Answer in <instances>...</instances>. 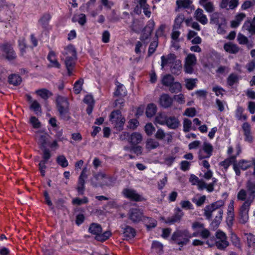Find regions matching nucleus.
Returning <instances> with one entry per match:
<instances>
[{
	"instance_id": "obj_52",
	"label": "nucleus",
	"mask_w": 255,
	"mask_h": 255,
	"mask_svg": "<svg viewBox=\"0 0 255 255\" xmlns=\"http://www.w3.org/2000/svg\"><path fill=\"white\" fill-rule=\"evenodd\" d=\"M85 180L83 179H78L76 189L79 195H82L84 194L85 189Z\"/></svg>"
},
{
	"instance_id": "obj_55",
	"label": "nucleus",
	"mask_w": 255,
	"mask_h": 255,
	"mask_svg": "<svg viewBox=\"0 0 255 255\" xmlns=\"http://www.w3.org/2000/svg\"><path fill=\"white\" fill-rule=\"evenodd\" d=\"M197 79H187L185 80L186 87L189 90L193 89L196 86Z\"/></svg>"
},
{
	"instance_id": "obj_47",
	"label": "nucleus",
	"mask_w": 255,
	"mask_h": 255,
	"mask_svg": "<svg viewBox=\"0 0 255 255\" xmlns=\"http://www.w3.org/2000/svg\"><path fill=\"white\" fill-rule=\"evenodd\" d=\"M167 117L165 114H158L155 119V122L160 125H165Z\"/></svg>"
},
{
	"instance_id": "obj_8",
	"label": "nucleus",
	"mask_w": 255,
	"mask_h": 255,
	"mask_svg": "<svg viewBox=\"0 0 255 255\" xmlns=\"http://www.w3.org/2000/svg\"><path fill=\"white\" fill-rule=\"evenodd\" d=\"M213 151V147L212 145L207 142H204L202 148L198 152V159L201 160L204 159L210 158Z\"/></svg>"
},
{
	"instance_id": "obj_62",
	"label": "nucleus",
	"mask_w": 255,
	"mask_h": 255,
	"mask_svg": "<svg viewBox=\"0 0 255 255\" xmlns=\"http://www.w3.org/2000/svg\"><path fill=\"white\" fill-rule=\"evenodd\" d=\"M29 123L34 128H38L40 127L41 124L38 119L34 116L31 117L29 120Z\"/></svg>"
},
{
	"instance_id": "obj_43",
	"label": "nucleus",
	"mask_w": 255,
	"mask_h": 255,
	"mask_svg": "<svg viewBox=\"0 0 255 255\" xmlns=\"http://www.w3.org/2000/svg\"><path fill=\"white\" fill-rule=\"evenodd\" d=\"M185 20L184 15L183 14H179L175 19L173 25L174 29H180L182 26V24Z\"/></svg>"
},
{
	"instance_id": "obj_57",
	"label": "nucleus",
	"mask_w": 255,
	"mask_h": 255,
	"mask_svg": "<svg viewBox=\"0 0 255 255\" xmlns=\"http://www.w3.org/2000/svg\"><path fill=\"white\" fill-rule=\"evenodd\" d=\"M78 19H76L74 16L72 18V21L74 22L78 21L81 25H84L86 22V16L85 14L81 13L78 15Z\"/></svg>"
},
{
	"instance_id": "obj_14",
	"label": "nucleus",
	"mask_w": 255,
	"mask_h": 255,
	"mask_svg": "<svg viewBox=\"0 0 255 255\" xmlns=\"http://www.w3.org/2000/svg\"><path fill=\"white\" fill-rule=\"evenodd\" d=\"M173 99L167 94H162L159 98V103L164 108H168L172 106Z\"/></svg>"
},
{
	"instance_id": "obj_25",
	"label": "nucleus",
	"mask_w": 255,
	"mask_h": 255,
	"mask_svg": "<svg viewBox=\"0 0 255 255\" xmlns=\"http://www.w3.org/2000/svg\"><path fill=\"white\" fill-rule=\"evenodd\" d=\"M243 28L247 30L251 35L255 34V16L253 19L246 21Z\"/></svg>"
},
{
	"instance_id": "obj_9",
	"label": "nucleus",
	"mask_w": 255,
	"mask_h": 255,
	"mask_svg": "<svg viewBox=\"0 0 255 255\" xmlns=\"http://www.w3.org/2000/svg\"><path fill=\"white\" fill-rule=\"evenodd\" d=\"M184 214L179 207H176L174 209V214L171 216L167 218L165 221L166 224L173 225L175 223H179L182 220Z\"/></svg>"
},
{
	"instance_id": "obj_41",
	"label": "nucleus",
	"mask_w": 255,
	"mask_h": 255,
	"mask_svg": "<svg viewBox=\"0 0 255 255\" xmlns=\"http://www.w3.org/2000/svg\"><path fill=\"white\" fill-rule=\"evenodd\" d=\"M237 164L241 169L245 170L252 166L253 160L250 161L242 159L240 160Z\"/></svg>"
},
{
	"instance_id": "obj_4",
	"label": "nucleus",
	"mask_w": 255,
	"mask_h": 255,
	"mask_svg": "<svg viewBox=\"0 0 255 255\" xmlns=\"http://www.w3.org/2000/svg\"><path fill=\"white\" fill-rule=\"evenodd\" d=\"M109 120L117 130H121L123 129L126 120L120 110H114L112 112L109 117Z\"/></svg>"
},
{
	"instance_id": "obj_30",
	"label": "nucleus",
	"mask_w": 255,
	"mask_h": 255,
	"mask_svg": "<svg viewBox=\"0 0 255 255\" xmlns=\"http://www.w3.org/2000/svg\"><path fill=\"white\" fill-rule=\"evenodd\" d=\"M237 155H231L229 157L226 158L224 161L220 163V165L223 167L226 170L231 164H234L236 163Z\"/></svg>"
},
{
	"instance_id": "obj_44",
	"label": "nucleus",
	"mask_w": 255,
	"mask_h": 255,
	"mask_svg": "<svg viewBox=\"0 0 255 255\" xmlns=\"http://www.w3.org/2000/svg\"><path fill=\"white\" fill-rule=\"evenodd\" d=\"M239 81V76L235 73L231 74L227 79V84L232 87L235 84L238 83Z\"/></svg>"
},
{
	"instance_id": "obj_33",
	"label": "nucleus",
	"mask_w": 255,
	"mask_h": 255,
	"mask_svg": "<svg viewBox=\"0 0 255 255\" xmlns=\"http://www.w3.org/2000/svg\"><path fill=\"white\" fill-rule=\"evenodd\" d=\"M158 141L153 138H148L145 143V147L148 150L155 149L159 146Z\"/></svg>"
},
{
	"instance_id": "obj_61",
	"label": "nucleus",
	"mask_w": 255,
	"mask_h": 255,
	"mask_svg": "<svg viewBox=\"0 0 255 255\" xmlns=\"http://www.w3.org/2000/svg\"><path fill=\"white\" fill-rule=\"evenodd\" d=\"M59 113V116L60 118L65 120L68 121L70 119L69 109V110H64L61 111H58Z\"/></svg>"
},
{
	"instance_id": "obj_49",
	"label": "nucleus",
	"mask_w": 255,
	"mask_h": 255,
	"mask_svg": "<svg viewBox=\"0 0 255 255\" xmlns=\"http://www.w3.org/2000/svg\"><path fill=\"white\" fill-rule=\"evenodd\" d=\"M112 234L110 231H107L103 233H101L99 236L97 237H95L96 240L100 242H104L108 240L111 236Z\"/></svg>"
},
{
	"instance_id": "obj_29",
	"label": "nucleus",
	"mask_w": 255,
	"mask_h": 255,
	"mask_svg": "<svg viewBox=\"0 0 255 255\" xmlns=\"http://www.w3.org/2000/svg\"><path fill=\"white\" fill-rule=\"evenodd\" d=\"M224 48L226 52L231 54H236L240 50L237 44L230 42L224 44Z\"/></svg>"
},
{
	"instance_id": "obj_59",
	"label": "nucleus",
	"mask_w": 255,
	"mask_h": 255,
	"mask_svg": "<svg viewBox=\"0 0 255 255\" xmlns=\"http://www.w3.org/2000/svg\"><path fill=\"white\" fill-rule=\"evenodd\" d=\"M144 130L148 136L151 135L155 130V128L152 123H148L144 127Z\"/></svg>"
},
{
	"instance_id": "obj_22",
	"label": "nucleus",
	"mask_w": 255,
	"mask_h": 255,
	"mask_svg": "<svg viewBox=\"0 0 255 255\" xmlns=\"http://www.w3.org/2000/svg\"><path fill=\"white\" fill-rule=\"evenodd\" d=\"M142 140V135L137 132H132L128 138V141L131 145H136Z\"/></svg>"
},
{
	"instance_id": "obj_64",
	"label": "nucleus",
	"mask_w": 255,
	"mask_h": 255,
	"mask_svg": "<svg viewBox=\"0 0 255 255\" xmlns=\"http://www.w3.org/2000/svg\"><path fill=\"white\" fill-rule=\"evenodd\" d=\"M183 131L185 132H189L191 128L192 122L188 119H185L183 121Z\"/></svg>"
},
{
	"instance_id": "obj_60",
	"label": "nucleus",
	"mask_w": 255,
	"mask_h": 255,
	"mask_svg": "<svg viewBox=\"0 0 255 255\" xmlns=\"http://www.w3.org/2000/svg\"><path fill=\"white\" fill-rule=\"evenodd\" d=\"M158 46V41H154L150 43L148 49V56H150L153 54Z\"/></svg>"
},
{
	"instance_id": "obj_17",
	"label": "nucleus",
	"mask_w": 255,
	"mask_h": 255,
	"mask_svg": "<svg viewBox=\"0 0 255 255\" xmlns=\"http://www.w3.org/2000/svg\"><path fill=\"white\" fill-rule=\"evenodd\" d=\"M237 40L239 44L246 45L248 49L254 46L253 41L249 40L246 36L241 33L238 34Z\"/></svg>"
},
{
	"instance_id": "obj_54",
	"label": "nucleus",
	"mask_w": 255,
	"mask_h": 255,
	"mask_svg": "<svg viewBox=\"0 0 255 255\" xmlns=\"http://www.w3.org/2000/svg\"><path fill=\"white\" fill-rule=\"evenodd\" d=\"M88 202V198L85 196L82 199H80L77 197L73 198L72 201V204L73 205L80 206L82 204H87Z\"/></svg>"
},
{
	"instance_id": "obj_31",
	"label": "nucleus",
	"mask_w": 255,
	"mask_h": 255,
	"mask_svg": "<svg viewBox=\"0 0 255 255\" xmlns=\"http://www.w3.org/2000/svg\"><path fill=\"white\" fill-rule=\"evenodd\" d=\"M170 71L173 74L178 75L180 73L182 68L181 61L177 60L173 64L170 65Z\"/></svg>"
},
{
	"instance_id": "obj_39",
	"label": "nucleus",
	"mask_w": 255,
	"mask_h": 255,
	"mask_svg": "<svg viewBox=\"0 0 255 255\" xmlns=\"http://www.w3.org/2000/svg\"><path fill=\"white\" fill-rule=\"evenodd\" d=\"M36 94L40 96L42 99L46 100L52 95V93L46 89H41L36 91Z\"/></svg>"
},
{
	"instance_id": "obj_27",
	"label": "nucleus",
	"mask_w": 255,
	"mask_h": 255,
	"mask_svg": "<svg viewBox=\"0 0 255 255\" xmlns=\"http://www.w3.org/2000/svg\"><path fill=\"white\" fill-rule=\"evenodd\" d=\"M88 232L97 237L102 233V228L99 224L93 223L90 225Z\"/></svg>"
},
{
	"instance_id": "obj_23",
	"label": "nucleus",
	"mask_w": 255,
	"mask_h": 255,
	"mask_svg": "<svg viewBox=\"0 0 255 255\" xmlns=\"http://www.w3.org/2000/svg\"><path fill=\"white\" fill-rule=\"evenodd\" d=\"M48 136V135L46 133H43L40 131L37 132L36 138L41 149L46 147Z\"/></svg>"
},
{
	"instance_id": "obj_1",
	"label": "nucleus",
	"mask_w": 255,
	"mask_h": 255,
	"mask_svg": "<svg viewBox=\"0 0 255 255\" xmlns=\"http://www.w3.org/2000/svg\"><path fill=\"white\" fill-rule=\"evenodd\" d=\"M225 204V200H218L206 206L203 209V215L207 220L214 218L210 224L213 229H217L222 221Z\"/></svg>"
},
{
	"instance_id": "obj_63",
	"label": "nucleus",
	"mask_w": 255,
	"mask_h": 255,
	"mask_svg": "<svg viewBox=\"0 0 255 255\" xmlns=\"http://www.w3.org/2000/svg\"><path fill=\"white\" fill-rule=\"evenodd\" d=\"M204 9L208 12H212L214 10V6L213 2L211 1L201 3Z\"/></svg>"
},
{
	"instance_id": "obj_2",
	"label": "nucleus",
	"mask_w": 255,
	"mask_h": 255,
	"mask_svg": "<svg viewBox=\"0 0 255 255\" xmlns=\"http://www.w3.org/2000/svg\"><path fill=\"white\" fill-rule=\"evenodd\" d=\"M63 54L66 55L65 60V65L67 70L68 76L72 74V71L75 67L76 60V51L72 45L67 46L65 48Z\"/></svg>"
},
{
	"instance_id": "obj_10",
	"label": "nucleus",
	"mask_w": 255,
	"mask_h": 255,
	"mask_svg": "<svg viewBox=\"0 0 255 255\" xmlns=\"http://www.w3.org/2000/svg\"><path fill=\"white\" fill-rule=\"evenodd\" d=\"M197 63V58L195 54L190 53L185 58L184 64V71L188 74H192L193 72V67Z\"/></svg>"
},
{
	"instance_id": "obj_13",
	"label": "nucleus",
	"mask_w": 255,
	"mask_h": 255,
	"mask_svg": "<svg viewBox=\"0 0 255 255\" xmlns=\"http://www.w3.org/2000/svg\"><path fill=\"white\" fill-rule=\"evenodd\" d=\"M108 177L106 174L103 173H98L94 176L93 179L92 180V183L94 186H101L103 187L105 185H107V183L105 182V179H108Z\"/></svg>"
},
{
	"instance_id": "obj_16",
	"label": "nucleus",
	"mask_w": 255,
	"mask_h": 255,
	"mask_svg": "<svg viewBox=\"0 0 255 255\" xmlns=\"http://www.w3.org/2000/svg\"><path fill=\"white\" fill-rule=\"evenodd\" d=\"M177 60L176 56L173 53L168 54L166 56L163 55L161 57V66L163 69L167 65L170 66Z\"/></svg>"
},
{
	"instance_id": "obj_12",
	"label": "nucleus",
	"mask_w": 255,
	"mask_h": 255,
	"mask_svg": "<svg viewBox=\"0 0 255 255\" xmlns=\"http://www.w3.org/2000/svg\"><path fill=\"white\" fill-rule=\"evenodd\" d=\"M155 26V22L153 20L150 19L148 21L147 23L142 31V34L140 36L141 41L147 40L150 36Z\"/></svg>"
},
{
	"instance_id": "obj_19",
	"label": "nucleus",
	"mask_w": 255,
	"mask_h": 255,
	"mask_svg": "<svg viewBox=\"0 0 255 255\" xmlns=\"http://www.w3.org/2000/svg\"><path fill=\"white\" fill-rule=\"evenodd\" d=\"M246 187L249 193V196L246 201L253 203L255 199V182L248 180L246 184Z\"/></svg>"
},
{
	"instance_id": "obj_5",
	"label": "nucleus",
	"mask_w": 255,
	"mask_h": 255,
	"mask_svg": "<svg viewBox=\"0 0 255 255\" xmlns=\"http://www.w3.org/2000/svg\"><path fill=\"white\" fill-rule=\"evenodd\" d=\"M0 52L8 61L14 60L16 58V53L11 44L8 42L0 44Z\"/></svg>"
},
{
	"instance_id": "obj_38",
	"label": "nucleus",
	"mask_w": 255,
	"mask_h": 255,
	"mask_svg": "<svg viewBox=\"0 0 255 255\" xmlns=\"http://www.w3.org/2000/svg\"><path fill=\"white\" fill-rule=\"evenodd\" d=\"M157 112L156 106L153 104H149L147 105L146 110V115L147 117H152Z\"/></svg>"
},
{
	"instance_id": "obj_36",
	"label": "nucleus",
	"mask_w": 255,
	"mask_h": 255,
	"mask_svg": "<svg viewBox=\"0 0 255 255\" xmlns=\"http://www.w3.org/2000/svg\"><path fill=\"white\" fill-rule=\"evenodd\" d=\"M163 248L162 244L156 241L152 242L151 247L152 251L158 255H161L163 253Z\"/></svg>"
},
{
	"instance_id": "obj_40",
	"label": "nucleus",
	"mask_w": 255,
	"mask_h": 255,
	"mask_svg": "<svg viewBox=\"0 0 255 255\" xmlns=\"http://www.w3.org/2000/svg\"><path fill=\"white\" fill-rule=\"evenodd\" d=\"M124 234L125 237L131 239L135 237L136 232L134 228L129 226H127L124 229Z\"/></svg>"
},
{
	"instance_id": "obj_58",
	"label": "nucleus",
	"mask_w": 255,
	"mask_h": 255,
	"mask_svg": "<svg viewBox=\"0 0 255 255\" xmlns=\"http://www.w3.org/2000/svg\"><path fill=\"white\" fill-rule=\"evenodd\" d=\"M18 42L20 53L22 55H23L26 52L25 49L27 47L25 39L24 38H20Z\"/></svg>"
},
{
	"instance_id": "obj_48",
	"label": "nucleus",
	"mask_w": 255,
	"mask_h": 255,
	"mask_svg": "<svg viewBox=\"0 0 255 255\" xmlns=\"http://www.w3.org/2000/svg\"><path fill=\"white\" fill-rule=\"evenodd\" d=\"M83 83L84 80L83 79H80L75 82L73 90L75 94H78L81 92Z\"/></svg>"
},
{
	"instance_id": "obj_6",
	"label": "nucleus",
	"mask_w": 255,
	"mask_h": 255,
	"mask_svg": "<svg viewBox=\"0 0 255 255\" xmlns=\"http://www.w3.org/2000/svg\"><path fill=\"white\" fill-rule=\"evenodd\" d=\"M253 203L251 201H245L239 208V221L240 223L245 224L249 220V212L251 206Z\"/></svg>"
},
{
	"instance_id": "obj_53",
	"label": "nucleus",
	"mask_w": 255,
	"mask_h": 255,
	"mask_svg": "<svg viewBox=\"0 0 255 255\" xmlns=\"http://www.w3.org/2000/svg\"><path fill=\"white\" fill-rule=\"evenodd\" d=\"M56 162L58 165L64 168L68 165V160L63 155L58 156L56 158Z\"/></svg>"
},
{
	"instance_id": "obj_56",
	"label": "nucleus",
	"mask_w": 255,
	"mask_h": 255,
	"mask_svg": "<svg viewBox=\"0 0 255 255\" xmlns=\"http://www.w3.org/2000/svg\"><path fill=\"white\" fill-rule=\"evenodd\" d=\"M245 236L247 238L248 246L251 248L255 244V236L252 233H246Z\"/></svg>"
},
{
	"instance_id": "obj_32",
	"label": "nucleus",
	"mask_w": 255,
	"mask_h": 255,
	"mask_svg": "<svg viewBox=\"0 0 255 255\" xmlns=\"http://www.w3.org/2000/svg\"><path fill=\"white\" fill-rule=\"evenodd\" d=\"M117 88L114 93L115 96H125L126 95V90L124 85L118 81L116 82Z\"/></svg>"
},
{
	"instance_id": "obj_24",
	"label": "nucleus",
	"mask_w": 255,
	"mask_h": 255,
	"mask_svg": "<svg viewBox=\"0 0 255 255\" xmlns=\"http://www.w3.org/2000/svg\"><path fill=\"white\" fill-rule=\"evenodd\" d=\"M194 18L203 25L208 23L207 16L204 14L203 10L201 8H198L196 9L194 13Z\"/></svg>"
},
{
	"instance_id": "obj_51",
	"label": "nucleus",
	"mask_w": 255,
	"mask_h": 255,
	"mask_svg": "<svg viewBox=\"0 0 255 255\" xmlns=\"http://www.w3.org/2000/svg\"><path fill=\"white\" fill-rule=\"evenodd\" d=\"M215 245L219 250H224L229 245V243L227 240H217L215 242Z\"/></svg>"
},
{
	"instance_id": "obj_45",
	"label": "nucleus",
	"mask_w": 255,
	"mask_h": 255,
	"mask_svg": "<svg viewBox=\"0 0 255 255\" xmlns=\"http://www.w3.org/2000/svg\"><path fill=\"white\" fill-rule=\"evenodd\" d=\"M244 111V109L242 107L238 106L236 111V117L238 120H247L248 117L246 115L243 114Z\"/></svg>"
},
{
	"instance_id": "obj_7",
	"label": "nucleus",
	"mask_w": 255,
	"mask_h": 255,
	"mask_svg": "<svg viewBox=\"0 0 255 255\" xmlns=\"http://www.w3.org/2000/svg\"><path fill=\"white\" fill-rule=\"evenodd\" d=\"M123 196L130 201L134 202L144 201L146 199L132 189L125 188L122 191Z\"/></svg>"
},
{
	"instance_id": "obj_21",
	"label": "nucleus",
	"mask_w": 255,
	"mask_h": 255,
	"mask_svg": "<svg viewBox=\"0 0 255 255\" xmlns=\"http://www.w3.org/2000/svg\"><path fill=\"white\" fill-rule=\"evenodd\" d=\"M146 227L147 230L150 231L152 229L155 228L157 225V221L155 219L144 216L141 221Z\"/></svg>"
},
{
	"instance_id": "obj_3",
	"label": "nucleus",
	"mask_w": 255,
	"mask_h": 255,
	"mask_svg": "<svg viewBox=\"0 0 255 255\" xmlns=\"http://www.w3.org/2000/svg\"><path fill=\"white\" fill-rule=\"evenodd\" d=\"M191 236L188 230H177L172 235L171 240L174 241L181 247L187 245L190 241Z\"/></svg>"
},
{
	"instance_id": "obj_34",
	"label": "nucleus",
	"mask_w": 255,
	"mask_h": 255,
	"mask_svg": "<svg viewBox=\"0 0 255 255\" xmlns=\"http://www.w3.org/2000/svg\"><path fill=\"white\" fill-rule=\"evenodd\" d=\"M8 82L10 84L17 86L20 84L22 79L20 76L15 74H12L8 76Z\"/></svg>"
},
{
	"instance_id": "obj_26",
	"label": "nucleus",
	"mask_w": 255,
	"mask_h": 255,
	"mask_svg": "<svg viewBox=\"0 0 255 255\" xmlns=\"http://www.w3.org/2000/svg\"><path fill=\"white\" fill-rule=\"evenodd\" d=\"M170 129H176L180 125L179 120L174 116L168 117L166 125Z\"/></svg>"
},
{
	"instance_id": "obj_42",
	"label": "nucleus",
	"mask_w": 255,
	"mask_h": 255,
	"mask_svg": "<svg viewBox=\"0 0 255 255\" xmlns=\"http://www.w3.org/2000/svg\"><path fill=\"white\" fill-rule=\"evenodd\" d=\"M174 78L170 74H167L163 76L162 79V84L166 86L169 87L174 82Z\"/></svg>"
},
{
	"instance_id": "obj_20",
	"label": "nucleus",
	"mask_w": 255,
	"mask_h": 255,
	"mask_svg": "<svg viewBox=\"0 0 255 255\" xmlns=\"http://www.w3.org/2000/svg\"><path fill=\"white\" fill-rule=\"evenodd\" d=\"M242 128L244 131L245 135V140L249 142H252L253 141V136L251 132V125L247 122L243 124Z\"/></svg>"
},
{
	"instance_id": "obj_28",
	"label": "nucleus",
	"mask_w": 255,
	"mask_h": 255,
	"mask_svg": "<svg viewBox=\"0 0 255 255\" xmlns=\"http://www.w3.org/2000/svg\"><path fill=\"white\" fill-rule=\"evenodd\" d=\"M226 21V19L223 15L219 12H214L212 13L210 18V22L211 23L216 24V25L221 24Z\"/></svg>"
},
{
	"instance_id": "obj_50",
	"label": "nucleus",
	"mask_w": 255,
	"mask_h": 255,
	"mask_svg": "<svg viewBox=\"0 0 255 255\" xmlns=\"http://www.w3.org/2000/svg\"><path fill=\"white\" fill-rule=\"evenodd\" d=\"M230 240L234 246H235L236 247L239 249H241V246L240 240V238L237 236V235L236 234L234 233H231Z\"/></svg>"
},
{
	"instance_id": "obj_11",
	"label": "nucleus",
	"mask_w": 255,
	"mask_h": 255,
	"mask_svg": "<svg viewBox=\"0 0 255 255\" xmlns=\"http://www.w3.org/2000/svg\"><path fill=\"white\" fill-rule=\"evenodd\" d=\"M128 219L134 223H138L142 221L144 214L142 210L138 208H131L128 213Z\"/></svg>"
},
{
	"instance_id": "obj_15",
	"label": "nucleus",
	"mask_w": 255,
	"mask_h": 255,
	"mask_svg": "<svg viewBox=\"0 0 255 255\" xmlns=\"http://www.w3.org/2000/svg\"><path fill=\"white\" fill-rule=\"evenodd\" d=\"M47 58L50 62V64L48 65L49 67H54L57 69L61 68V65L58 61L56 54L54 51L51 49L49 51Z\"/></svg>"
},
{
	"instance_id": "obj_18",
	"label": "nucleus",
	"mask_w": 255,
	"mask_h": 255,
	"mask_svg": "<svg viewBox=\"0 0 255 255\" xmlns=\"http://www.w3.org/2000/svg\"><path fill=\"white\" fill-rule=\"evenodd\" d=\"M56 106L58 111L69 109V103L67 98L59 96L56 99Z\"/></svg>"
},
{
	"instance_id": "obj_37",
	"label": "nucleus",
	"mask_w": 255,
	"mask_h": 255,
	"mask_svg": "<svg viewBox=\"0 0 255 255\" xmlns=\"http://www.w3.org/2000/svg\"><path fill=\"white\" fill-rule=\"evenodd\" d=\"M192 2L191 0H177L176 4L179 8H189L193 6L192 5Z\"/></svg>"
},
{
	"instance_id": "obj_35",
	"label": "nucleus",
	"mask_w": 255,
	"mask_h": 255,
	"mask_svg": "<svg viewBox=\"0 0 255 255\" xmlns=\"http://www.w3.org/2000/svg\"><path fill=\"white\" fill-rule=\"evenodd\" d=\"M51 18V17L50 14L45 13L39 19L38 22L41 25L42 28L46 29L48 25L49 21Z\"/></svg>"
},
{
	"instance_id": "obj_46",
	"label": "nucleus",
	"mask_w": 255,
	"mask_h": 255,
	"mask_svg": "<svg viewBox=\"0 0 255 255\" xmlns=\"http://www.w3.org/2000/svg\"><path fill=\"white\" fill-rule=\"evenodd\" d=\"M169 91L172 93H177L181 91V84L178 82H174L169 87Z\"/></svg>"
}]
</instances>
